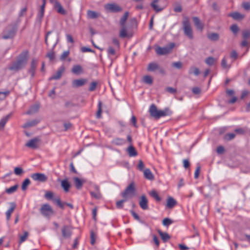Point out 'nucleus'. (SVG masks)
I'll return each mask as SVG.
<instances>
[{
    "label": "nucleus",
    "mask_w": 250,
    "mask_h": 250,
    "mask_svg": "<svg viewBox=\"0 0 250 250\" xmlns=\"http://www.w3.org/2000/svg\"><path fill=\"white\" fill-rule=\"evenodd\" d=\"M95 188L96 189L97 192H95L90 191V194L92 197H93L97 199H99L101 197V194L99 191V187L98 186H96L95 187Z\"/></svg>",
    "instance_id": "31"
},
{
    "label": "nucleus",
    "mask_w": 250,
    "mask_h": 250,
    "mask_svg": "<svg viewBox=\"0 0 250 250\" xmlns=\"http://www.w3.org/2000/svg\"><path fill=\"white\" fill-rule=\"evenodd\" d=\"M158 1V0H154L151 3V7L156 11V12H158L161 11L163 10V8H159L157 5L156 4V3Z\"/></svg>",
    "instance_id": "48"
},
{
    "label": "nucleus",
    "mask_w": 250,
    "mask_h": 250,
    "mask_svg": "<svg viewBox=\"0 0 250 250\" xmlns=\"http://www.w3.org/2000/svg\"><path fill=\"white\" fill-rule=\"evenodd\" d=\"M173 10L175 12L180 13L182 11L183 8L180 3L175 2L173 4Z\"/></svg>",
    "instance_id": "46"
},
{
    "label": "nucleus",
    "mask_w": 250,
    "mask_h": 250,
    "mask_svg": "<svg viewBox=\"0 0 250 250\" xmlns=\"http://www.w3.org/2000/svg\"><path fill=\"white\" fill-rule=\"evenodd\" d=\"M69 54V51H64L60 57V59L62 61L64 60Z\"/></svg>",
    "instance_id": "64"
},
{
    "label": "nucleus",
    "mask_w": 250,
    "mask_h": 250,
    "mask_svg": "<svg viewBox=\"0 0 250 250\" xmlns=\"http://www.w3.org/2000/svg\"><path fill=\"white\" fill-rule=\"evenodd\" d=\"M37 64L38 60L36 59H33L31 62L30 68L28 70V72L31 74L32 78H34L35 76Z\"/></svg>",
    "instance_id": "10"
},
{
    "label": "nucleus",
    "mask_w": 250,
    "mask_h": 250,
    "mask_svg": "<svg viewBox=\"0 0 250 250\" xmlns=\"http://www.w3.org/2000/svg\"><path fill=\"white\" fill-rule=\"evenodd\" d=\"M143 82L146 83L152 84L153 79L150 76L146 75L143 77Z\"/></svg>",
    "instance_id": "49"
},
{
    "label": "nucleus",
    "mask_w": 250,
    "mask_h": 250,
    "mask_svg": "<svg viewBox=\"0 0 250 250\" xmlns=\"http://www.w3.org/2000/svg\"><path fill=\"white\" fill-rule=\"evenodd\" d=\"M149 194L150 196L153 198L157 202L161 201V198L159 196L157 192L155 190H151Z\"/></svg>",
    "instance_id": "36"
},
{
    "label": "nucleus",
    "mask_w": 250,
    "mask_h": 250,
    "mask_svg": "<svg viewBox=\"0 0 250 250\" xmlns=\"http://www.w3.org/2000/svg\"><path fill=\"white\" fill-rule=\"evenodd\" d=\"M87 82V79H80L74 80L72 81V84L73 87H79L84 85Z\"/></svg>",
    "instance_id": "14"
},
{
    "label": "nucleus",
    "mask_w": 250,
    "mask_h": 250,
    "mask_svg": "<svg viewBox=\"0 0 250 250\" xmlns=\"http://www.w3.org/2000/svg\"><path fill=\"white\" fill-rule=\"evenodd\" d=\"M23 172V170L21 167H15L14 168V173L17 175H21Z\"/></svg>",
    "instance_id": "51"
},
{
    "label": "nucleus",
    "mask_w": 250,
    "mask_h": 250,
    "mask_svg": "<svg viewBox=\"0 0 250 250\" xmlns=\"http://www.w3.org/2000/svg\"><path fill=\"white\" fill-rule=\"evenodd\" d=\"M61 187L65 192H67L69 190L71 185L67 179H64L61 182Z\"/></svg>",
    "instance_id": "23"
},
{
    "label": "nucleus",
    "mask_w": 250,
    "mask_h": 250,
    "mask_svg": "<svg viewBox=\"0 0 250 250\" xmlns=\"http://www.w3.org/2000/svg\"><path fill=\"white\" fill-rule=\"evenodd\" d=\"M144 174L146 179L149 180L154 179V176L149 168H146L144 170Z\"/></svg>",
    "instance_id": "27"
},
{
    "label": "nucleus",
    "mask_w": 250,
    "mask_h": 250,
    "mask_svg": "<svg viewBox=\"0 0 250 250\" xmlns=\"http://www.w3.org/2000/svg\"><path fill=\"white\" fill-rule=\"evenodd\" d=\"M40 139L38 138H35L30 140L28 143L25 144V146L31 148H37L38 147V142Z\"/></svg>",
    "instance_id": "15"
},
{
    "label": "nucleus",
    "mask_w": 250,
    "mask_h": 250,
    "mask_svg": "<svg viewBox=\"0 0 250 250\" xmlns=\"http://www.w3.org/2000/svg\"><path fill=\"white\" fill-rule=\"evenodd\" d=\"M44 7L43 5H41L40 11L39 12L38 17L39 19H42L44 15Z\"/></svg>",
    "instance_id": "57"
},
{
    "label": "nucleus",
    "mask_w": 250,
    "mask_h": 250,
    "mask_svg": "<svg viewBox=\"0 0 250 250\" xmlns=\"http://www.w3.org/2000/svg\"><path fill=\"white\" fill-rule=\"evenodd\" d=\"M119 36L122 38H125L128 36L125 26H122V28L120 31Z\"/></svg>",
    "instance_id": "41"
},
{
    "label": "nucleus",
    "mask_w": 250,
    "mask_h": 250,
    "mask_svg": "<svg viewBox=\"0 0 250 250\" xmlns=\"http://www.w3.org/2000/svg\"><path fill=\"white\" fill-rule=\"evenodd\" d=\"M166 91L168 93H171V94H175L177 90L176 89L173 88L172 87H167L165 89Z\"/></svg>",
    "instance_id": "62"
},
{
    "label": "nucleus",
    "mask_w": 250,
    "mask_h": 250,
    "mask_svg": "<svg viewBox=\"0 0 250 250\" xmlns=\"http://www.w3.org/2000/svg\"><path fill=\"white\" fill-rule=\"evenodd\" d=\"M158 232L164 242H166L170 238L169 235L167 233L163 232L160 230H158Z\"/></svg>",
    "instance_id": "30"
},
{
    "label": "nucleus",
    "mask_w": 250,
    "mask_h": 250,
    "mask_svg": "<svg viewBox=\"0 0 250 250\" xmlns=\"http://www.w3.org/2000/svg\"><path fill=\"white\" fill-rule=\"evenodd\" d=\"M54 7L59 14L63 15H65L67 14L66 11L63 9L62 5L58 0H55Z\"/></svg>",
    "instance_id": "12"
},
{
    "label": "nucleus",
    "mask_w": 250,
    "mask_h": 250,
    "mask_svg": "<svg viewBox=\"0 0 250 250\" xmlns=\"http://www.w3.org/2000/svg\"><path fill=\"white\" fill-rule=\"evenodd\" d=\"M73 180L77 189H81L84 183V181L79 179L78 177H74Z\"/></svg>",
    "instance_id": "25"
},
{
    "label": "nucleus",
    "mask_w": 250,
    "mask_h": 250,
    "mask_svg": "<svg viewBox=\"0 0 250 250\" xmlns=\"http://www.w3.org/2000/svg\"><path fill=\"white\" fill-rule=\"evenodd\" d=\"M242 37L245 40H247L250 37V32L249 30L245 29L243 31Z\"/></svg>",
    "instance_id": "52"
},
{
    "label": "nucleus",
    "mask_w": 250,
    "mask_h": 250,
    "mask_svg": "<svg viewBox=\"0 0 250 250\" xmlns=\"http://www.w3.org/2000/svg\"><path fill=\"white\" fill-rule=\"evenodd\" d=\"M53 201L59 206L61 208L63 209L64 208V205L66 203H62L60 197L56 198L53 199Z\"/></svg>",
    "instance_id": "38"
},
{
    "label": "nucleus",
    "mask_w": 250,
    "mask_h": 250,
    "mask_svg": "<svg viewBox=\"0 0 250 250\" xmlns=\"http://www.w3.org/2000/svg\"><path fill=\"white\" fill-rule=\"evenodd\" d=\"M177 201L172 197L169 196L167 199V207L168 208H172L177 205Z\"/></svg>",
    "instance_id": "22"
},
{
    "label": "nucleus",
    "mask_w": 250,
    "mask_h": 250,
    "mask_svg": "<svg viewBox=\"0 0 250 250\" xmlns=\"http://www.w3.org/2000/svg\"><path fill=\"white\" fill-rule=\"evenodd\" d=\"M229 16L236 21H241L245 18L244 15L241 14L238 12L230 13L229 14Z\"/></svg>",
    "instance_id": "18"
},
{
    "label": "nucleus",
    "mask_w": 250,
    "mask_h": 250,
    "mask_svg": "<svg viewBox=\"0 0 250 250\" xmlns=\"http://www.w3.org/2000/svg\"><path fill=\"white\" fill-rule=\"evenodd\" d=\"M128 200L125 198L123 199L119 200L116 203V207L118 209H122L124 208V203L126 202Z\"/></svg>",
    "instance_id": "39"
},
{
    "label": "nucleus",
    "mask_w": 250,
    "mask_h": 250,
    "mask_svg": "<svg viewBox=\"0 0 250 250\" xmlns=\"http://www.w3.org/2000/svg\"><path fill=\"white\" fill-rule=\"evenodd\" d=\"M11 116V114L7 115L4 117L2 118L0 121V131L3 130L4 128L5 125Z\"/></svg>",
    "instance_id": "19"
},
{
    "label": "nucleus",
    "mask_w": 250,
    "mask_h": 250,
    "mask_svg": "<svg viewBox=\"0 0 250 250\" xmlns=\"http://www.w3.org/2000/svg\"><path fill=\"white\" fill-rule=\"evenodd\" d=\"M173 223V221L168 218H165L163 221V224L165 226L168 227Z\"/></svg>",
    "instance_id": "55"
},
{
    "label": "nucleus",
    "mask_w": 250,
    "mask_h": 250,
    "mask_svg": "<svg viewBox=\"0 0 250 250\" xmlns=\"http://www.w3.org/2000/svg\"><path fill=\"white\" fill-rule=\"evenodd\" d=\"M97 85V82H92L90 84L88 90L90 91H93L95 90L96 89V88Z\"/></svg>",
    "instance_id": "59"
},
{
    "label": "nucleus",
    "mask_w": 250,
    "mask_h": 250,
    "mask_svg": "<svg viewBox=\"0 0 250 250\" xmlns=\"http://www.w3.org/2000/svg\"><path fill=\"white\" fill-rule=\"evenodd\" d=\"M29 233L27 231H25L23 235L21 236L20 240L19 241V243L21 244V243L24 242L27 238Z\"/></svg>",
    "instance_id": "56"
},
{
    "label": "nucleus",
    "mask_w": 250,
    "mask_h": 250,
    "mask_svg": "<svg viewBox=\"0 0 250 250\" xmlns=\"http://www.w3.org/2000/svg\"><path fill=\"white\" fill-rule=\"evenodd\" d=\"M41 213L44 217L50 218L54 214V210L48 204H43L40 209Z\"/></svg>",
    "instance_id": "5"
},
{
    "label": "nucleus",
    "mask_w": 250,
    "mask_h": 250,
    "mask_svg": "<svg viewBox=\"0 0 250 250\" xmlns=\"http://www.w3.org/2000/svg\"><path fill=\"white\" fill-rule=\"evenodd\" d=\"M191 90L195 94H199L201 92V89L199 87H194L192 88Z\"/></svg>",
    "instance_id": "63"
},
{
    "label": "nucleus",
    "mask_w": 250,
    "mask_h": 250,
    "mask_svg": "<svg viewBox=\"0 0 250 250\" xmlns=\"http://www.w3.org/2000/svg\"><path fill=\"white\" fill-rule=\"evenodd\" d=\"M171 113V111L168 108H166L164 110H159L157 119L160 118L161 117L170 115Z\"/></svg>",
    "instance_id": "28"
},
{
    "label": "nucleus",
    "mask_w": 250,
    "mask_h": 250,
    "mask_svg": "<svg viewBox=\"0 0 250 250\" xmlns=\"http://www.w3.org/2000/svg\"><path fill=\"white\" fill-rule=\"evenodd\" d=\"M17 28L13 24L7 26L2 32V38L4 40L13 38L16 35Z\"/></svg>",
    "instance_id": "3"
},
{
    "label": "nucleus",
    "mask_w": 250,
    "mask_h": 250,
    "mask_svg": "<svg viewBox=\"0 0 250 250\" xmlns=\"http://www.w3.org/2000/svg\"><path fill=\"white\" fill-rule=\"evenodd\" d=\"M208 38L210 41H217L219 39V35L217 33H211L208 34Z\"/></svg>",
    "instance_id": "35"
},
{
    "label": "nucleus",
    "mask_w": 250,
    "mask_h": 250,
    "mask_svg": "<svg viewBox=\"0 0 250 250\" xmlns=\"http://www.w3.org/2000/svg\"><path fill=\"white\" fill-rule=\"evenodd\" d=\"M200 73V71L199 69L198 68L194 67V66L190 67L189 69V71H188V73L189 74H193L195 76L199 75Z\"/></svg>",
    "instance_id": "40"
},
{
    "label": "nucleus",
    "mask_w": 250,
    "mask_h": 250,
    "mask_svg": "<svg viewBox=\"0 0 250 250\" xmlns=\"http://www.w3.org/2000/svg\"><path fill=\"white\" fill-rule=\"evenodd\" d=\"M140 207L144 210H146L148 208V200L145 195H143L140 197L139 201Z\"/></svg>",
    "instance_id": "13"
},
{
    "label": "nucleus",
    "mask_w": 250,
    "mask_h": 250,
    "mask_svg": "<svg viewBox=\"0 0 250 250\" xmlns=\"http://www.w3.org/2000/svg\"><path fill=\"white\" fill-rule=\"evenodd\" d=\"M64 67L63 66H61L57 71L56 73L49 78V81L60 79L62 77V74L64 72Z\"/></svg>",
    "instance_id": "11"
},
{
    "label": "nucleus",
    "mask_w": 250,
    "mask_h": 250,
    "mask_svg": "<svg viewBox=\"0 0 250 250\" xmlns=\"http://www.w3.org/2000/svg\"><path fill=\"white\" fill-rule=\"evenodd\" d=\"M193 21L198 29L202 30L204 27L203 24L201 22L200 19L197 17L192 18Z\"/></svg>",
    "instance_id": "20"
},
{
    "label": "nucleus",
    "mask_w": 250,
    "mask_h": 250,
    "mask_svg": "<svg viewBox=\"0 0 250 250\" xmlns=\"http://www.w3.org/2000/svg\"><path fill=\"white\" fill-rule=\"evenodd\" d=\"M127 151L130 157H134L137 155L136 150L131 144L127 148Z\"/></svg>",
    "instance_id": "26"
},
{
    "label": "nucleus",
    "mask_w": 250,
    "mask_h": 250,
    "mask_svg": "<svg viewBox=\"0 0 250 250\" xmlns=\"http://www.w3.org/2000/svg\"><path fill=\"white\" fill-rule=\"evenodd\" d=\"M129 15V12L128 11H126L123 17L120 20V24L121 26H125V22L128 18Z\"/></svg>",
    "instance_id": "33"
},
{
    "label": "nucleus",
    "mask_w": 250,
    "mask_h": 250,
    "mask_svg": "<svg viewBox=\"0 0 250 250\" xmlns=\"http://www.w3.org/2000/svg\"><path fill=\"white\" fill-rule=\"evenodd\" d=\"M236 136L235 133H229L225 134L224 136V139L225 141H229L232 139H233Z\"/></svg>",
    "instance_id": "44"
},
{
    "label": "nucleus",
    "mask_w": 250,
    "mask_h": 250,
    "mask_svg": "<svg viewBox=\"0 0 250 250\" xmlns=\"http://www.w3.org/2000/svg\"><path fill=\"white\" fill-rule=\"evenodd\" d=\"M71 72L76 75H79L83 73V69L80 65H75L72 67Z\"/></svg>",
    "instance_id": "24"
},
{
    "label": "nucleus",
    "mask_w": 250,
    "mask_h": 250,
    "mask_svg": "<svg viewBox=\"0 0 250 250\" xmlns=\"http://www.w3.org/2000/svg\"><path fill=\"white\" fill-rule=\"evenodd\" d=\"M30 181L28 178L25 179L22 183L21 189L23 191L26 190L28 186L30 184Z\"/></svg>",
    "instance_id": "45"
},
{
    "label": "nucleus",
    "mask_w": 250,
    "mask_h": 250,
    "mask_svg": "<svg viewBox=\"0 0 250 250\" xmlns=\"http://www.w3.org/2000/svg\"><path fill=\"white\" fill-rule=\"evenodd\" d=\"M135 184L134 182H132L121 193V196L123 198H125L128 200L132 198L135 195Z\"/></svg>",
    "instance_id": "4"
},
{
    "label": "nucleus",
    "mask_w": 250,
    "mask_h": 250,
    "mask_svg": "<svg viewBox=\"0 0 250 250\" xmlns=\"http://www.w3.org/2000/svg\"><path fill=\"white\" fill-rule=\"evenodd\" d=\"M159 111V110L157 109V107L155 104H152L150 105L149 112L151 117H153L155 119H157Z\"/></svg>",
    "instance_id": "16"
},
{
    "label": "nucleus",
    "mask_w": 250,
    "mask_h": 250,
    "mask_svg": "<svg viewBox=\"0 0 250 250\" xmlns=\"http://www.w3.org/2000/svg\"><path fill=\"white\" fill-rule=\"evenodd\" d=\"M10 208L7 210L5 213L6 220L8 221L10 220L11 214L13 213L16 208V204L15 202L10 203Z\"/></svg>",
    "instance_id": "17"
},
{
    "label": "nucleus",
    "mask_w": 250,
    "mask_h": 250,
    "mask_svg": "<svg viewBox=\"0 0 250 250\" xmlns=\"http://www.w3.org/2000/svg\"><path fill=\"white\" fill-rule=\"evenodd\" d=\"M73 227L71 225H63L61 228L62 237L64 239H70L73 233Z\"/></svg>",
    "instance_id": "6"
},
{
    "label": "nucleus",
    "mask_w": 250,
    "mask_h": 250,
    "mask_svg": "<svg viewBox=\"0 0 250 250\" xmlns=\"http://www.w3.org/2000/svg\"><path fill=\"white\" fill-rule=\"evenodd\" d=\"M159 69V66L157 63L151 62L148 64L147 70L149 71H155Z\"/></svg>",
    "instance_id": "32"
},
{
    "label": "nucleus",
    "mask_w": 250,
    "mask_h": 250,
    "mask_svg": "<svg viewBox=\"0 0 250 250\" xmlns=\"http://www.w3.org/2000/svg\"><path fill=\"white\" fill-rule=\"evenodd\" d=\"M183 64L181 62H174L172 63V66L177 69H181L182 67Z\"/></svg>",
    "instance_id": "58"
},
{
    "label": "nucleus",
    "mask_w": 250,
    "mask_h": 250,
    "mask_svg": "<svg viewBox=\"0 0 250 250\" xmlns=\"http://www.w3.org/2000/svg\"><path fill=\"white\" fill-rule=\"evenodd\" d=\"M183 29L185 36L189 39L193 38V30L190 25L189 18L188 17H184L182 21Z\"/></svg>",
    "instance_id": "2"
},
{
    "label": "nucleus",
    "mask_w": 250,
    "mask_h": 250,
    "mask_svg": "<svg viewBox=\"0 0 250 250\" xmlns=\"http://www.w3.org/2000/svg\"><path fill=\"white\" fill-rule=\"evenodd\" d=\"M125 143V140L122 138H116L112 141V144L116 146H121Z\"/></svg>",
    "instance_id": "29"
},
{
    "label": "nucleus",
    "mask_w": 250,
    "mask_h": 250,
    "mask_svg": "<svg viewBox=\"0 0 250 250\" xmlns=\"http://www.w3.org/2000/svg\"><path fill=\"white\" fill-rule=\"evenodd\" d=\"M53 193L51 191H47L46 192L45 195H44V197L47 199H48V200H51V199H52L53 200V199L54 198H53Z\"/></svg>",
    "instance_id": "60"
},
{
    "label": "nucleus",
    "mask_w": 250,
    "mask_h": 250,
    "mask_svg": "<svg viewBox=\"0 0 250 250\" xmlns=\"http://www.w3.org/2000/svg\"><path fill=\"white\" fill-rule=\"evenodd\" d=\"M105 9L111 12H118L122 10V8L116 3H107L104 6Z\"/></svg>",
    "instance_id": "9"
},
{
    "label": "nucleus",
    "mask_w": 250,
    "mask_h": 250,
    "mask_svg": "<svg viewBox=\"0 0 250 250\" xmlns=\"http://www.w3.org/2000/svg\"><path fill=\"white\" fill-rule=\"evenodd\" d=\"M98 108V111L96 112V117L97 118L99 119L102 117L101 114L102 112V103L101 101H99Z\"/></svg>",
    "instance_id": "42"
},
{
    "label": "nucleus",
    "mask_w": 250,
    "mask_h": 250,
    "mask_svg": "<svg viewBox=\"0 0 250 250\" xmlns=\"http://www.w3.org/2000/svg\"><path fill=\"white\" fill-rule=\"evenodd\" d=\"M87 15L88 18L94 19L97 18L99 16L100 14L95 11L88 10L87 12Z\"/></svg>",
    "instance_id": "34"
},
{
    "label": "nucleus",
    "mask_w": 250,
    "mask_h": 250,
    "mask_svg": "<svg viewBox=\"0 0 250 250\" xmlns=\"http://www.w3.org/2000/svg\"><path fill=\"white\" fill-rule=\"evenodd\" d=\"M39 107H40V106L38 104L34 105L30 107V108L29 109V110H28L27 111L26 114L29 115V114H32L35 113L38 111Z\"/></svg>",
    "instance_id": "37"
},
{
    "label": "nucleus",
    "mask_w": 250,
    "mask_h": 250,
    "mask_svg": "<svg viewBox=\"0 0 250 250\" xmlns=\"http://www.w3.org/2000/svg\"><path fill=\"white\" fill-rule=\"evenodd\" d=\"M28 52L24 51L20 54L17 61L14 62L8 69L11 71H19L27 63Z\"/></svg>",
    "instance_id": "1"
},
{
    "label": "nucleus",
    "mask_w": 250,
    "mask_h": 250,
    "mask_svg": "<svg viewBox=\"0 0 250 250\" xmlns=\"http://www.w3.org/2000/svg\"><path fill=\"white\" fill-rule=\"evenodd\" d=\"M19 187L18 185H15L5 189V192L8 194H12L17 191Z\"/></svg>",
    "instance_id": "43"
},
{
    "label": "nucleus",
    "mask_w": 250,
    "mask_h": 250,
    "mask_svg": "<svg viewBox=\"0 0 250 250\" xmlns=\"http://www.w3.org/2000/svg\"><path fill=\"white\" fill-rule=\"evenodd\" d=\"M174 46L175 43L171 42L167 46L164 47H158L156 49V52L159 55H166L169 53Z\"/></svg>",
    "instance_id": "7"
},
{
    "label": "nucleus",
    "mask_w": 250,
    "mask_h": 250,
    "mask_svg": "<svg viewBox=\"0 0 250 250\" xmlns=\"http://www.w3.org/2000/svg\"><path fill=\"white\" fill-rule=\"evenodd\" d=\"M107 52L108 56L110 57L111 56L115 55L116 51L113 48V47L110 46L108 47Z\"/></svg>",
    "instance_id": "53"
},
{
    "label": "nucleus",
    "mask_w": 250,
    "mask_h": 250,
    "mask_svg": "<svg viewBox=\"0 0 250 250\" xmlns=\"http://www.w3.org/2000/svg\"><path fill=\"white\" fill-rule=\"evenodd\" d=\"M96 235L93 230L90 231V243L92 245H94L96 241Z\"/></svg>",
    "instance_id": "54"
},
{
    "label": "nucleus",
    "mask_w": 250,
    "mask_h": 250,
    "mask_svg": "<svg viewBox=\"0 0 250 250\" xmlns=\"http://www.w3.org/2000/svg\"><path fill=\"white\" fill-rule=\"evenodd\" d=\"M230 30L233 33L234 35H237L239 31V28L236 24L231 25L230 26Z\"/></svg>",
    "instance_id": "47"
},
{
    "label": "nucleus",
    "mask_w": 250,
    "mask_h": 250,
    "mask_svg": "<svg viewBox=\"0 0 250 250\" xmlns=\"http://www.w3.org/2000/svg\"><path fill=\"white\" fill-rule=\"evenodd\" d=\"M215 62V59L212 57H208L206 60L205 62L208 65H212Z\"/></svg>",
    "instance_id": "50"
},
{
    "label": "nucleus",
    "mask_w": 250,
    "mask_h": 250,
    "mask_svg": "<svg viewBox=\"0 0 250 250\" xmlns=\"http://www.w3.org/2000/svg\"><path fill=\"white\" fill-rule=\"evenodd\" d=\"M33 180L40 182H45L47 180V177L43 173H35L31 175Z\"/></svg>",
    "instance_id": "8"
},
{
    "label": "nucleus",
    "mask_w": 250,
    "mask_h": 250,
    "mask_svg": "<svg viewBox=\"0 0 250 250\" xmlns=\"http://www.w3.org/2000/svg\"><path fill=\"white\" fill-rule=\"evenodd\" d=\"M40 122L39 119H34L31 121H28L25 123L23 125L22 127L24 128L32 127L37 125Z\"/></svg>",
    "instance_id": "21"
},
{
    "label": "nucleus",
    "mask_w": 250,
    "mask_h": 250,
    "mask_svg": "<svg viewBox=\"0 0 250 250\" xmlns=\"http://www.w3.org/2000/svg\"><path fill=\"white\" fill-rule=\"evenodd\" d=\"M221 66L224 69L229 68L230 67V65L227 64V60L225 57L222 60Z\"/></svg>",
    "instance_id": "61"
}]
</instances>
